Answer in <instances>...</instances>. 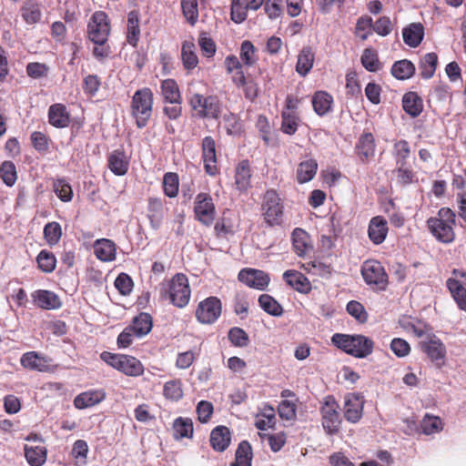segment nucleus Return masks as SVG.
Segmentation results:
<instances>
[{
    "label": "nucleus",
    "mask_w": 466,
    "mask_h": 466,
    "mask_svg": "<svg viewBox=\"0 0 466 466\" xmlns=\"http://www.w3.org/2000/svg\"><path fill=\"white\" fill-rule=\"evenodd\" d=\"M420 345L422 351L425 352L432 361L444 359L446 350L438 338L428 337L425 340H422Z\"/></svg>",
    "instance_id": "f3484780"
},
{
    "label": "nucleus",
    "mask_w": 466,
    "mask_h": 466,
    "mask_svg": "<svg viewBox=\"0 0 466 466\" xmlns=\"http://www.w3.org/2000/svg\"><path fill=\"white\" fill-rule=\"evenodd\" d=\"M372 19L370 17H360L356 25V35L361 40H366L371 34Z\"/></svg>",
    "instance_id": "680f3d73"
},
{
    "label": "nucleus",
    "mask_w": 466,
    "mask_h": 466,
    "mask_svg": "<svg viewBox=\"0 0 466 466\" xmlns=\"http://www.w3.org/2000/svg\"><path fill=\"white\" fill-rule=\"evenodd\" d=\"M437 64L438 56L435 53L426 54L420 63L421 76L426 79L431 78L434 75Z\"/></svg>",
    "instance_id": "79ce46f5"
},
{
    "label": "nucleus",
    "mask_w": 466,
    "mask_h": 466,
    "mask_svg": "<svg viewBox=\"0 0 466 466\" xmlns=\"http://www.w3.org/2000/svg\"><path fill=\"white\" fill-rule=\"evenodd\" d=\"M49 123L57 128L66 127L69 124V115L62 104H55L48 110Z\"/></svg>",
    "instance_id": "4be33fe9"
},
{
    "label": "nucleus",
    "mask_w": 466,
    "mask_h": 466,
    "mask_svg": "<svg viewBox=\"0 0 466 466\" xmlns=\"http://www.w3.org/2000/svg\"><path fill=\"white\" fill-rule=\"evenodd\" d=\"M115 286L122 295H128L133 289V280L126 273H121L115 280Z\"/></svg>",
    "instance_id": "0e129e2a"
},
{
    "label": "nucleus",
    "mask_w": 466,
    "mask_h": 466,
    "mask_svg": "<svg viewBox=\"0 0 466 466\" xmlns=\"http://www.w3.org/2000/svg\"><path fill=\"white\" fill-rule=\"evenodd\" d=\"M202 157L204 161V167L206 172L214 176L217 171V153H216V142L210 136L205 137L201 144Z\"/></svg>",
    "instance_id": "4468645a"
},
{
    "label": "nucleus",
    "mask_w": 466,
    "mask_h": 466,
    "mask_svg": "<svg viewBox=\"0 0 466 466\" xmlns=\"http://www.w3.org/2000/svg\"><path fill=\"white\" fill-rule=\"evenodd\" d=\"M339 404L333 396H327L321 407L322 425L329 434L339 431L340 418L338 412Z\"/></svg>",
    "instance_id": "6e6552de"
},
{
    "label": "nucleus",
    "mask_w": 466,
    "mask_h": 466,
    "mask_svg": "<svg viewBox=\"0 0 466 466\" xmlns=\"http://www.w3.org/2000/svg\"><path fill=\"white\" fill-rule=\"evenodd\" d=\"M194 212L197 219L206 226H210L216 217V208L211 196L199 193L195 199Z\"/></svg>",
    "instance_id": "9d476101"
},
{
    "label": "nucleus",
    "mask_w": 466,
    "mask_h": 466,
    "mask_svg": "<svg viewBox=\"0 0 466 466\" xmlns=\"http://www.w3.org/2000/svg\"><path fill=\"white\" fill-rule=\"evenodd\" d=\"M163 188L165 194L169 198H174L178 192V177L176 173H167L163 179Z\"/></svg>",
    "instance_id": "6e6d98bb"
},
{
    "label": "nucleus",
    "mask_w": 466,
    "mask_h": 466,
    "mask_svg": "<svg viewBox=\"0 0 466 466\" xmlns=\"http://www.w3.org/2000/svg\"><path fill=\"white\" fill-rule=\"evenodd\" d=\"M108 167L117 176L125 175L128 168V161L125 153L120 150L113 151L108 157Z\"/></svg>",
    "instance_id": "bb28decb"
},
{
    "label": "nucleus",
    "mask_w": 466,
    "mask_h": 466,
    "mask_svg": "<svg viewBox=\"0 0 466 466\" xmlns=\"http://www.w3.org/2000/svg\"><path fill=\"white\" fill-rule=\"evenodd\" d=\"M279 417L288 420L296 417V405L289 400H282L279 405Z\"/></svg>",
    "instance_id": "774afa93"
},
{
    "label": "nucleus",
    "mask_w": 466,
    "mask_h": 466,
    "mask_svg": "<svg viewBox=\"0 0 466 466\" xmlns=\"http://www.w3.org/2000/svg\"><path fill=\"white\" fill-rule=\"evenodd\" d=\"M247 0H232L231 4V19L240 24L247 18V11L249 9L246 4Z\"/></svg>",
    "instance_id": "8fccbe9b"
},
{
    "label": "nucleus",
    "mask_w": 466,
    "mask_h": 466,
    "mask_svg": "<svg viewBox=\"0 0 466 466\" xmlns=\"http://www.w3.org/2000/svg\"><path fill=\"white\" fill-rule=\"evenodd\" d=\"M223 120L225 123V127L227 129V133L228 135H238L241 132V125L238 121V118L236 115L232 113H228L224 115Z\"/></svg>",
    "instance_id": "e2e57ef3"
},
{
    "label": "nucleus",
    "mask_w": 466,
    "mask_h": 466,
    "mask_svg": "<svg viewBox=\"0 0 466 466\" xmlns=\"http://www.w3.org/2000/svg\"><path fill=\"white\" fill-rule=\"evenodd\" d=\"M221 313V302L216 297H209L201 301L197 309L196 317L203 324H211Z\"/></svg>",
    "instance_id": "9b49d317"
},
{
    "label": "nucleus",
    "mask_w": 466,
    "mask_h": 466,
    "mask_svg": "<svg viewBox=\"0 0 466 466\" xmlns=\"http://www.w3.org/2000/svg\"><path fill=\"white\" fill-rule=\"evenodd\" d=\"M252 451L250 444L243 441L236 451V460L232 466H251Z\"/></svg>",
    "instance_id": "ea45409f"
},
{
    "label": "nucleus",
    "mask_w": 466,
    "mask_h": 466,
    "mask_svg": "<svg viewBox=\"0 0 466 466\" xmlns=\"http://www.w3.org/2000/svg\"><path fill=\"white\" fill-rule=\"evenodd\" d=\"M101 359L108 365L128 376H139L144 369L141 362L134 357L103 352Z\"/></svg>",
    "instance_id": "20e7f679"
},
{
    "label": "nucleus",
    "mask_w": 466,
    "mask_h": 466,
    "mask_svg": "<svg viewBox=\"0 0 466 466\" xmlns=\"http://www.w3.org/2000/svg\"><path fill=\"white\" fill-rule=\"evenodd\" d=\"M318 163L314 159H309L301 162L297 169V179L299 183H307L310 181L317 173Z\"/></svg>",
    "instance_id": "72a5a7b5"
},
{
    "label": "nucleus",
    "mask_w": 466,
    "mask_h": 466,
    "mask_svg": "<svg viewBox=\"0 0 466 466\" xmlns=\"http://www.w3.org/2000/svg\"><path fill=\"white\" fill-rule=\"evenodd\" d=\"M152 326L151 316L148 313L142 312L134 318L132 324L128 327L132 329L137 337H143L151 330Z\"/></svg>",
    "instance_id": "7c9ffc66"
},
{
    "label": "nucleus",
    "mask_w": 466,
    "mask_h": 466,
    "mask_svg": "<svg viewBox=\"0 0 466 466\" xmlns=\"http://www.w3.org/2000/svg\"><path fill=\"white\" fill-rule=\"evenodd\" d=\"M139 19L136 11H131L127 17V42L136 46L139 36Z\"/></svg>",
    "instance_id": "a19ab883"
},
{
    "label": "nucleus",
    "mask_w": 466,
    "mask_h": 466,
    "mask_svg": "<svg viewBox=\"0 0 466 466\" xmlns=\"http://www.w3.org/2000/svg\"><path fill=\"white\" fill-rule=\"evenodd\" d=\"M332 343L348 354L356 358H366L373 351V341L363 335H348L336 333L331 338Z\"/></svg>",
    "instance_id": "f03ea898"
},
{
    "label": "nucleus",
    "mask_w": 466,
    "mask_h": 466,
    "mask_svg": "<svg viewBox=\"0 0 466 466\" xmlns=\"http://www.w3.org/2000/svg\"><path fill=\"white\" fill-rule=\"evenodd\" d=\"M414 72V65L407 59L395 62L391 67L392 76L400 80L411 77Z\"/></svg>",
    "instance_id": "e433bc0d"
},
{
    "label": "nucleus",
    "mask_w": 466,
    "mask_h": 466,
    "mask_svg": "<svg viewBox=\"0 0 466 466\" xmlns=\"http://www.w3.org/2000/svg\"><path fill=\"white\" fill-rule=\"evenodd\" d=\"M196 46L191 41H185L181 47V59L183 66L187 70L196 68L198 65V58L196 54Z\"/></svg>",
    "instance_id": "c85d7f7f"
},
{
    "label": "nucleus",
    "mask_w": 466,
    "mask_h": 466,
    "mask_svg": "<svg viewBox=\"0 0 466 466\" xmlns=\"http://www.w3.org/2000/svg\"><path fill=\"white\" fill-rule=\"evenodd\" d=\"M456 214L450 208H441L436 217L428 218L427 227L440 242L449 244L455 239Z\"/></svg>",
    "instance_id": "f257e3e1"
},
{
    "label": "nucleus",
    "mask_w": 466,
    "mask_h": 466,
    "mask_svg": "<svg viewBox=\"0 0 466 466\" xmlns=\"http://www.w3.org/2000/svg\"><path fill=\"white\" fill-rule=\"evenodd\" d=\"M315 59V52L311 46H304L298 56L296 71L301 76H306L311 70Z\"/></svg>",
    "instance_id": "412c9836"
},
{
    "label": "nucleus",
    "mask_w": 466,
    "mask_h": 466,
    "mask_svg": "<svg viewBox=\"0 0 466 466\" xmlns=\"http://www.w3.org/2000/svg\"><path fill=\"white\" fill-rule=\"evenodd\" d=\"M36 261L39 268L44 272L50 273L56 268V257L47 250H42L38 254Z\"/></svg>",
    "instance_id": "09e8293b"
},
{
    "label": "nucleus",
    "mask_w": 466,
    "mask_h": 466,
    "mask_svg": "<svg viewBox=\"0 0 466 466\" xmlns=\"http://www.w3.org/2000/svg\"><path fill=\"white\" fill-rule=\"evenodd\" d=\"M56 195L64 202H68L73 198L71 186L65 179H56L53 183Z\"/></svg>",
    "instance_id": "3c124183"
},
{
    "label": "nucleus",
    "mask_w": 466,
    "mask_h": 466,
    "mask_svg": "<svg viewBox=\"0 0 466 466\" xmlns=\"http://www.w3.org/2000/svg\"><path fill=\"white\" fill-rule=\"evenodd\" d=\"M402 106L408 115L412 117H416L422 112V99L417 93L408 92L403 96Z\"/></svg>",
    "instance_id": "b1692460"
},
{
    "label": "nucleus",
    "mask_w": 466,
    "mask_h": 466,
    "mask_svg": "<svg viewBox=\"0 0 466 466\" xmlns=\"http://www.w3.org/2000/svg\"><path fill=\"white\" fill-rule=\"evenodd\" d=\"M228 339L237 347H246L248 343V336L240 328H232L228 332Z\"/></svg>",
    "instance_id": "bf43d9fd"
},
{
    "label": "nucleus",
    "mask_w": 466,
    "mask_h": 466,
    "mask_svg": "<svg viewBox=\"0 0 466 466\" xmlns=\"http://www.w3.org/2000/svg\"><path fill=\"white\" fill-rule=\"evenodd\" d=\"M34 303L44 309H56L62 306L59 297L49 290H35L32 293Z\"/></svg>",
    "instance_id": "2eb2a0df"
},
{
    "label": "nucleus",
    "mask_w": 466,
    "mask_h": 466,
    "mask_svg": "<svg viewBox=\"0 0 466 466\" xmlns=\"http://www.w3.org/2000/svg\"><path fill=\"white\" fill-rule=\"evenodd\" d=\"M171 303L177 308H184L190 299L188 279L184 274H176L169 281L168 289L165 290Z\"/></svg>",
    "instance_id": "39448f33"
},
{
    "label": "nucleus",
    "mask_w": 466,
    "mask_h": 466,
    "mask_svg": "<svg viewBox=\"0 0 466 466\" xmlns=\"http://www.w3.org/2000/svg\"><path fill=\"white\" fill-rule=\"evenodd\" d=\"M250 167L247 160L241 161L237 168L235 174V183L238 190L245 191L250 186Z\"/></svg>",
    "instance_id": "2f4dec72"
},
{
    "label": "nucleus",
    "mask_w": 466,
    "mask_h": 466,
    "mask_svg": "<svg viewBox=\"0 0 466 466\" xmlns=\"http://www.w3.org/2000/svg\"><path fill=\"white\" fill-rule=\"evenodd\" d=\"M364 400L360 394L350 393L345 396L344 417L352 423L358 422L363 412Z\"/></svg>",
    "instance_id": "ddd939ff"
},
{
    "label": "nucleus",
    "mask_w": 466,
    "mask_h": 466,
    "mask_svg": "<svg viewBox=\"0 0 466 466\" xmlns=\"http://www.w3.org/2000/svg\"><path fill=\"white\" fill-rule=\"evenodd\" d=\"M25 456L31 466H41L46 460V449L44 446L25 445Z\"/></svg>",
    "instance_id": "473e14b6"
},
{
    "label": "nucleus",
    "mask_w": 466,
    "mask_h": 466,
    "mask_svg": "<svg viewBox=\"0 0 466 466\" xmlns=\"http://www.w3.org/2000/svg\"><path fill=\"white\" fill-rule=\"evenodd\" d=\"M109 31L106 14L102 11L93 14L87 25L89 39L96 45L103 46L107 40Z\"/></svg>",
    "instance_id": "0eeeda50"
},
{
    "label": "nucleus",
    "mask_w": 466,
    "mask_h": 466,
    "mask_svg": "<svg viewBox=\"0 0 466 466\" xmlns=\"http://www.w3.org/2000/svg\"><path fill=\"white\" fill-rule=\"evenodd\" d=\"M21 15L26 24L35 25L40 21L42 11L37 3L26 0L21 8Z\"/></svg>",
    "instance_id": "c756f323"
},
{
    "label": "nucleus",
    "mask_w": 466,
    "mask_h": 466,
    "mask_svg": "<svg viewBox=\"0 0 466 466\" xmlns=\"http://www.w3.org/2000/svg\"><path fill=\"white\" fill-rule=\"evenodd\" d=\"M423 35L424 28L420 23H413L402 32L404 42L411 47H417L421 43Z\"/></svg>",
    "instance_id": "393cba45"
},
{
    "label": "nucleus",
    "mask_w": 466,
    "mask_h": 466,
    "mask_svg": "<svg viewBox=\"0 0 466 466\" xmlns=\"http://www.w3.org/2000/svg\"><path fill=\"white\" fill-rule=\"evenodd\" d=\"M357 151L362 159H368L374 155L375 144L372 134L365 133L360 137Z\"/></svg>",
    "instance_id": "4c0bfd02"
},
{
    "label": "nucleus",
    "mask_w": 466,
    "mask_h": 466,
    "mask_svg": "<svg viewBox=\"0 0 466 466\" xmlns=\"http://www.w3.org/2000/svg\"><path fill=\"white\" fill-rule=\"evenodd\" d=\"M230 440V431L226 426H218L210 433V444L218 451H224L229 446Z\"/></svg>",
    "instance_id": "aec40b11"
},
{
    "label": "nucleus",
    "mask_w": 466,
    "mask_h": 466,
    "mask_svg": "<svg viewBox=\"0 0 466 466\" xmlns=\"http://www.w3.org/2000/svg\"><path fill=\"white\" fill-rule=\"evenodd\" d=\"M347 311L360 322L367 320V312L364 307L358 301L351 300L347 305Z\"/></svg>",
    "instance_id": "69168bd1"
},
{
    "label": "nucleus",
    "mask_w": 466,
    "mask_h": 466,
    "mask_svg": "<svg viewBox=\"0 0 466 466\" xmlns=\"http://www.w3.org/2000/svg\"><path fill=\"white\" fill-rule=\"evenodd\" d=\"M332 104V96L327 92L319 91L316 92L312 98V106L315 112L323 116L328 113Z\"/></svg>",
    "instance_id": "c9c22d12"
},
{
    "label": "nucleus",
    "mask_w": 466,
    "mask_h": 466,
    "mask_svg": "<svg viewBox=\"0 0 466 466\" xmlns=\"http://www.w3.org/2000/svg\"><path fill=\"white\" fill-rule=\"evenodd\" d=\"M164 395L166 398L177 400L183 396V390L179 381L170 380L164 385Z\"/></svg>",
    "instance_id": "052dcab7"
},
{
    "label": "nucleus",
    "mask_w": 466,
    "mask_h": 466,
    "mask_svg": "<svg viewBox=\"0 0 466 466\" xmlns=\"http://www.w3.org/2000/svg\"><path fill=\"white\" fill-rule=\"evenodd\" d=\"M360 60L362 66L370 72H377L380 68L378 55L373 48H366Z\"/></svg>",
    "instance_id": "49530a36"
},
{
    "label": "nucleus",
    "mask_w": 466,
    "mask_h": 466,
    "mask_svg": "<svg viewBox=\"0 0 466 466\" xmlns=\"http://www.w3.org/2000/svg\"><path fill=\"white\" fill-rule=\"evenodd\" d=\"M96 258L102 261H112L116 258L115 243L106 238L98 239L94 245Z\"/></svg>",
    "instance_id": "5701e85b"
},
{
    "label": "nucleus",
    "mask_w": 466,
    "mask_h": 466,
    "mask_svg": "<svg viewBox=\"0 0 466 466\" xmlns=\"http://www.w3.org/2000/svg\"><path fill=\"white\" fill-rule=\"evenodd\" d=\"M298 116L290 113H282L281 130L288 135H293L298 128Z\"/></svg>",
    "instance_id": "13d9d810"
},
{
    "label": "nucleus",
    "mask_w": 466,
    "mask_h": 466,
    "mask_svg": "<svg viewBox=\"0 0 466 466\" xmlns=\"http://www.w3.org/2000/svg\"><path fill=\"white\" fill-rule=\"evenodd\" d=\"M259 306L268 314L272 316H280L282 314V307L270 295L262 294L258 298Z\"/></svg>",
    "instance_id": "37998d69"
},
{
    "label": "nucleus",
    "mask_w": 466,
    "mask_h": 466,
    "mask_svg": "<svg viewBox=\"0 0 466 466\" xmlns=\"http://www.w3.org/2000/svg\"><path fill=\"white\" fill-rule=\"evenodd\" d=\"M198 45L204 56L211 57L216 53V45L214 41L207 35L206 33H202L198 38Z\"/></svg>",
    "instance_id": "338daca9"
},
{
    "label": "nucleus",
    "mask_w": 466,
    "mask_h": 466,
    "mask_svg": "<svg viewBox=\"0 0 466 466\" xmlns=\"http://www.w3.org/2000/svg\"><path fill=\"white\" fill-rule=\"evenodd\" d=\"M44 236L49 245H56L58 243L61 236V226L57 222H49L45 226Z\"/></svg>",
    "instance_id": "603ef678"
},
{
    "label": "nucleus",
    "mask_w": 466,
    "mask_h": 466,
    "mask_svg": "<svg viewBox=\"0 0 466 466\" xmlns=\"http://www.w3.org/2000/svg\"><path fill=\"white\" fill-rule=\"evenodd\" d=\"M361 275L365 282L377 290H385L389 280L388 275L380 262L367 260L361 267Z\"/></svg>",
    "instance_id": "423d86ee"
},
{
    "label": "nucleus",
    "mask_w": 466,
    "mask_h": 466,
    "mask_svg": "<svg viewBox=\"0 0 466 466\" xmlns=\"http://www.w3.org/2000/svg\"><path fill=\"white\" fill-rule=\"evenodd\" d=\"M420 427L424 434L430 435L441 431L442 422L439 417L426 415L421 420Z\"/></svg>",
    "instance_id": "5fc2aeb1"
},
{
    "label": "nucleus",
    "mask_w": 466,
    "mask_h": 466,
    "mask_svg": "<svg viewBox=\"0 0 466 466\" xmlns=\"http://www.w3.org/2000/svg\"><path fill=\"white\" fill-rule=\"evenodd\" d=\"M283 279L288 285L300 293L308 294L311 290L310 281L299 271L287 270L283 273Z\"/></svg>",
    "instance_id": "6ab92c4d"
},
{
    "label": "nucleus",
    "mask_w": 466,
    "mask_h": 466,
    "mask_svg": "<svg viewBox=\"0 0 466 466\" xmlns=\"http://www.w3.org/2000/svg\"><path fill=\"white\" fill-rule=\"evenodd\" d=\"M161 93L166 102L180 104V93L175 80H164L161 84Z\"/></svg>",
    "instance_id": "f704fd0d"
},
{
    "label": "nucleus",
    "mask_w": 466,
    "mask_h": 466,
    "mask_svg": "<svg viewBox=\"0 0 466 466\" xmlns=\"http://www.w3.org/2000/svg\"><path fill=\"white\" fill-rule=\"evenodd\" d=\"M0 176L6 186H13L16 181L15 164L11 161H5L0 167Z\"/></svg>",
    "instance_id": "864d4df0"
},
{
    "label": "nucleus",
    "mask_w": 466,
    "mask_h": 466,
    "mask_svg": "<svg viewBox=\"0 0 466 466\" xmlns=\"http://www.w3.org/2000/svg\"><path fill=\"white\" fill-rule=\"evenodd\" d=\"M153 110V93L144 87L135 92L131 101V115L136 118L137 127L147 126Z\"/></svg>",
    "instance_id": "7ed1b4c3"
},
{
    "label": "nucleus",
    "mask_w": 466,
    "mask_h": 466,
    "mask_svg": "<svg viewBox=\"0 0 466 466\" xmlns=\"http://www.w3.org/2000/svg\"><path fill=\"white\" fill-rule=\"evenodd\" d=\"M447 286L460 309L466 311V289L456 279H448Z\"/></svg>",
    "instance_id": "58836bf2"
},
{
    "label": "nucleus",
    "mask_w": 466,
    "mask_h": 466,
    "mask_svg": "<svg viewBox=\"0 0 466 466\" xmlns=\"http://www.w3.org/2000/svg\"><path fill=\"white\" fill-rule=\"evenodd\" d=\"M20 362L24 368L33 370L46 371L48 369L46 359L35 351L25 353Z\"/></svg>",
    "instance_id": "cd10ccee"
},
{
    "label": "nucleus",
    "mask_w": 466,
    "mask_h": 466,
    "mask_svg": "<svg viewBox=\"0 0 466 466\" xmlns=\"http://www.w3.org/2000/svg\"><path fill=\"white\" fill-rule=\"evenodd\" d=\"M238 280L250 288L263 290L269 283V277L262 270L244 268L238 273Z\"/></svg>",
    "instance_id": "f8f14e48"
},
{
    "label": "nucleus",
    "mask_w": 466,
    "mask_h": 466,
    "mask_svg": "<svg viewBox=\"0 0 466 466\" xmlns=\"http://www.w3.org/2000/svg\"><path fill=\"white\" fill-rule=\"evenodd\" d=\"M173 428L177 438H191L193 435V422L188 418H177Z\"/></svg>",
    "instance_id": "c03bdc74"
},
{
    "label": "nucleus",
    "mask_w": 466,
    "mask_h": 466,
    "mask_svg": "<svg viewBox=\"0 0 466 466\" xmlns=\"http://www.w3.org/2000/svg\"><path fill=\"white\" fill-rule=\"evenodd\" d=\"M240 58L242 62L247 66H252L256 63V48L251 42L244 41L241 44Z\"/></svg>",
    "instance_id": "4d7b16f0"
},
{
    "label": "nucleus",
    "mask_w": 466,
    "mask_h": 466,
    "mask_svg": "<svg viewBox=\"0 0 466 466\" xmlns=\"http://www.w3.org/2000/svg\"><path fill=\"white\" fill-rule=\"evenodd\" d=\"M262 209L267 223L270 226L280 223L283 214V207L276 191L268 190L264 196Z\"/></svg>",
    "instance_id": "1a4fd4ad"
},
{
    "label": "nucleus",
    "mask_w": 466,
    "mask_h": 466,
    "mask_svg": "<svg viewBox=\"0 0 466 466\" xmlns=\"http://www.w3.org/2000/svg\"><path fill=\"white\" fill-rule=\"evenodd\" d=\"M294 251L299 257L306 256L312 249L309 234L302 228H297L291 234Z\"/></svg>",
    "instance_id": "a211bd4d"
},
{
    "label": "nucleus",
    "mask_w": 466,
    "mask_h": 466,
    "mask_svg": "<svg viewBox=\"0 0 466 466\" xmlns=\"http://www.w3.org/2000/svg\"><path fill=\"white\" fill-rule=\"evenodd\" d=\"M202 117L218 118L220 112V104L217 96H204Z\"/></svg>",
    "instance_id": "a18cd8bd"
},
{
    "label": "nucleus",
    "mask_w": 466,
    "mask_h": 466,
    "mask_svg": "<svg viewBox=\"0 0 466 466\" xmlns=\"http://www.w3.org/2000/svg\"><path fill=\"white\" fill-rule=\"evenodd\" d=\"M181 7L187 21L194 25L198 18V0H181Z\"/></svg>",
    "instance_id": "de8ad7c7"
},
{
    "label": "nucleus",
    "mask_w": 466,
    "mask_h": 466,
    "mask_svg": "<svg viewBox=\"0 0 466 466\" xmlns=\"http://www.w3.org/2000/svg\"><path fill=\"white\" fill-rule=\"evenodd\" d=\"M388 222L380 216L374 217L369 224V238L376 245L382 243L388 234Z\"/></svg>",
    "instance_id": "dca6fc26"
},
{
    "label": "nucleus",
    "mask_w": 466,
    "mask_h": 466,
    "mask_svg": "<svg viewBox=\"0 0 466 466\" xmlns=\"http://www.w3.org/2000/svg\"><path fill=\"white\" fill-rule=\"evenodd\" d=\"M104 399L105 393L103 391H86L77 395L74 400V404L77 409H86L99 403Z\"/></svg>",
    "instance_id": "a878e982"
}]
</instances>
